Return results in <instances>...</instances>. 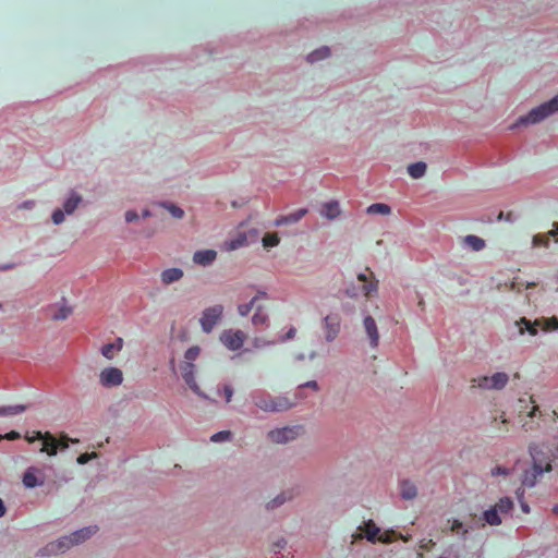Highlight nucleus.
I'll list each match as a JSON object with an SVG mask.
<instances>
[{"label": "nucleus", "mask_w": 558, "mask_h": 558, "mask_svg": "<svg viewBox=\"0 0 558 558\" xmlns=\"http://www.w3.org/2000/svg\"><path fill=\"white\" fill-rule=\"evenodd\" d=\"M26 439L28 442L41 440L40 453L48 454L57 453L58 450H65L69 448L70 444L80 442L77 438H70L64 434L60 435V437H56L48 432H46L45 434H43L41 432H33L32 435L26 436Z\"/></svg>", "instance_id": "1"}, {"label": "nucleus", "mask_w": 558, "mask_h": 558, "mask_svg": "<svg viewBox=\"0 0 558 558\" xmlns=\"http://www.w3.org/2000/svg\"><path fill=\"white\" fill-rule=\"evenodd\" d=\"M254 404L264 412H284L296 405L295 400L287 396H270L268 393H254Z\"/></svg>", "instance_id": "2"}, {"label": "nucleus", "mask_w": 558, "mask_h": 558, "mask_svg": "<svg viewBox=\"0 0 558 558\" xmlns=\"http://www.w3.org/2000/svg\"><path fill=\"white\" fill-rule=\"evenodd\" d=\"M557 111L558 96L536 108H533L526 116L521 117L512 128L518 126L519 124L527 125L538 123Z\"/></svg>", "instance_id": "3"}, {"label": "nucleus", "mask_w": 558, "mask_h": 558, "mask_svg": "<svg viewBox=\"0 0 558 558\" xmlns=\"http://www.w3.org/2000/svg\"><path fill=\"white\" fill-rule=\"evenodd\" d=\"M98 531L97 525H89L83 529H80L75 532H73L69 536H64L60 538L56 543H51L49 546L51 547V550H61L64 551L69 549L73 545H78L86 539L90 538L94 534H96Z\"/></svg>", "instance_id": "4"}, {"label": "nucleus", "mask_w": 558, "mask_h": 558, "mask_svg": "<svg viewBox=\"0 0 558 558\" xmlns=\"http://www.w3.org/2000/svg\"><path fill=\"white\" fill-rule=\"evenodd\" d=\"M305 433L301 424L277 427L267 433V440L277 445H284L301 437Z\"/></svg>", "instance_id": "5"}, {"label": "nucleus", "mask_w": 558, "mask_h": 558, "mask_svg": "<svg viewBox=\"0 0 558 558\" xmlns=\"http://www.w3.org/2000/svg\"><path fill=\"white\" fill-rule=\"evenodd\" d=\"M222 314L223 306L221 304H216L205 308L202 312V316L199 318L202 330L206 333L211 332L215 326L221 319Z\"/></svg>", "instance_id": "6"}, {"label": "nucleus", "mask_w": 558, "mask_h": 558, "mask_svg": "<svg viewBox=\"0 0 558 558\" xmlns=\"http://www.w3.org/2000/svg\"><path fill=\"white\" fill-rule=\"evenodd\" d=\"M509 380V376L506 373L499 372L492 376H480L472 380V387H478L482 389H502Z\"/></svg>", "instance_id": "7"}, {"label": "nucleus", "mask_w": 558, "mask_h": 558, "mask_svg": "<svg viewBox=\"0 0 558 558\" xmlns=\"http://www.w3.org/2000/svg\"><path fill=\"white\" fill-rule=\"evenodd\" d=\"M322 329L327 342L335 341L341 331V316L338 313L326 315L322 322Z\"/></svg>", "instance_id": "8"}, {"label": "nucleus", "mask_w": 558, "mask_h": 558, "mask_svg": "<svg viewBox=\"0 0 558 558\" xmlns=\"http://www.w3.org/2000/svg\"><path fill=\"white\" fill-rule=\"evenodd\" d=\"M219 339L230 351H238L243 347L246 340V333L239 329H227L220 333Z\"/></svg>", "instance_id": "9"}, {"label": "nucleus", "mask_w": 558, "mask_h": 558, "mask_svg": "<svg viewBox=\"0 0 558 558\" xmlns=\"http://www.w3.org/2000/svg\"><path fill=\"white\" fill-rule=\"evenodd\" d=\"M82 202V197L75 193L72 192L68 199L63 204V208H57L52 213V221L54 225H60L64 221V214L71 215L75 211V209L78 207L80 203Z\"/></svg>", "instance_id": "10"}, {"label": "nucleus", "mask_w": 558, "mask_h": 558, "mask_svg": "<svg viewBox=\"0 0 558 558\" xmlns=\"http://www.w3.org/2000/svg\"><path fill=\"white\" fill-rule=\"evenodd\" d=\"M550 470V462L546 461L544 463L542 460L534 459L532 468L530 470H525L523 474L522 484L527 487H533L536 484L537 477L545 471L548 472Z\"/></svg>", "instance_id": "11"}, {"label": "nucleus", "mask_w": 558, "mask_h": 558, "mask_svg": "<svg viewBox=\"0 0 558 558\" xmlns=\"http://www.w3.org/2000/svg\"><path fill=\"white\" fill-rule=\"evenodd\" d=\"M357 280L363 282L362 293L365 298H371L378 292L379 282L368 267L363 272L357 274Z\"/></svg>", "instance_id": "12"}, {"label": "nucleus", "mask_w": 558, "mask_h": 558, "mask_svg": "<svg viewBox=\"0 0 558 558\" xmlns=\"http://www.w3.org/2000/svg\"><path fill=\"white\" fill-rule=\"evenodd\" d=\"M180 372L183 380L190 389L197 396L207 399L195 380V365L191 362H184L180 366Z\"/></svg>", "instance_id": "13"}, {"label": "nucleus", "mask_w": 558, "mask_h": 558, "mask_svg": "<svg viewBox=\"0 0 558 558\" xmlns=\"http://www.w3.org/2000/svg\"><path fill=\"white\" fill-rule=\"evenodd\" d=\"M123 381V373L117 367H106L99 374V383L104 387H117Z\"/></svg>", "instance_id": "14"}, {"label": "nucleus", "mask_w": 558, "mask_h": 558, "mask_svg": "<svg viewBox=\"0 0 558 558\" xmlns=\"http://www.w3.org/2000/svg\"><path fill=\"white\" fill-rule=\"evenodd\" d=\"M44 483H45V480L43 476V472L39 469L31 466L25 471V473L23 475V484L27 488H34L36 486H41V485H44Z\"/></svg>", "instance_id": "15"}, {"label": "nucleus", "mask_w": 558, "mask_h": 558, "mask_svg": "<svg viewBox=\"0 0 558 558\" xmlns=\"http://www.w3.org/2000/svg\"><path fill=\"white\" fill-rule=\"evenodd\" d=\"M530 403H532V408L526 412V415L524 418H522V428L525 432L533 430L537 427V423L534 421V417L536 415H541L538 405L536 404V401L534 400L533 396H530L529 398Z\"/></svg>", "instance_id": "16"}, {"label": "nucleus", "mask_w": 558, "mask_h": 558, "mask_svg": "<svg viewBox=\"0 0 558 558\" xmlns=\"http://www.w3.org/2000/svg\"><path fill=\"white\" fill-rule=\"evenodd\" d=\"M364 329L368 336L372 348H376L379 342V333L375 319L372 316H366L363 322Z\"/></svg>", "instance_id": "17"}, {"label": "nucleus", "mask_w": 558, "mask_h": 558, "mask_svg": "<svg viewBox=\"0 0 558 558\" xmlns=\"http://www.w3.org/2000/svg\"><path fill=\"white\" fill-rule=\"evenodd\" d=\"M217 257L215 250L196 251L193 255V262L201 266H208L214 263Z\"/></svg>", "instance_id": "18"}, {"label": "nucleus", "mask_w": 558, "mask_h": 558, "mask_svg": "<svg viewBox=\"0 0 558 558\" xmlns=\"http://www.w3.org/2000/svg\"><path fill=\"white\" fill-rule=\"evenodd\" d=\"M400 496L405 500H413L417 496V488L410 480H402L399 483Z\"/></svg>", "instance_id": "19"}, {"label": "nucleus", "mask_w": 558, "mask_h": 558, "mask_svg": "<svg viewBox=\"0 0 558 558\" xmlns=\"http://www.w3.org/2000/svg\"><path fill=\"white\" fill-rule=\"evenodd\" d=\"M123 348V339L117 338L113 342L107 343L101 348V354L107 360H112Z\"/></svg>", "instance_id": "20"}, {"label": "nucleus", "mask_w": 558, "mask_h": 558, "mask_svg": "<svg viewBox=\"0 0 558 558\" xmlns=\"http://www.w3.org/2000/svg\"><path fill=\"white\" fill-rule=\"evenodd\" d=\"M306 214H307V209L306 208H300V209H298L294 213H291L289 215L279 217L276 220L275 225L276 226H282V225L295 223L299 220H301Z\"/></svg>", "instance_id": "21"}, {"label": "nucleus", "mask_w": 558, "mask_h": 558, "mask_svg": "<svg viewBox=\"0 0 558 558\" xmlns=\"http://www.w3.org/2000/svg\"><path fill=\"white\" fill-rule=\"evenodd\" d=\"M183 270L180 268H168L160 274V278L163 284H171L182 279Z\"/></svg>", "instance_id": "22"}, {"label": "nucleus", "mask_w": 558, "mask_h": 558, "mask_svg": "<svg viewBox=\"0 0 558 558\" xmlns=\"http://www.w3.org/2000/svg\"><path fill=\"white\" fill-rule=\"evenodd\" d=\"M320 215L327 219L337 218L340 215L339 203L336 201L325 203L322 207Z\"/></svg>", "instance_id": "23"}, {"label": "nucleus", "mask_w": 558, "mask_h": 558, "mask_svg": "<svg viewBox=\"0 0 558 558\" xmlns=\"http://www.w3.org/2000/svg\"><path fill=\"white\" fill-rule=\"evenodd\" d=\"M363 531L365 533V537L367 541L375 543L378 541V536L380 533L379 527L374 523V521L368 520L364 523Z\"/></svg>", "instance_id": "24"}, {"label": "nucleus", "mask_w": 558, "mask_h": 558, "mask_svg": "<svg viewBox=\"0 0 558 558\" xmlns=\"http://www.w3.org/2000/svg\"><path fill=\"white\" fill-rule=\"evenodd\" d=\"M266 296H267V294L265 292H258V294L256 296H254L248 303L240 304L238 306V313L241 316H247L253 308L256 310V306H257L256 301L259 298H266Z\"/></svg>", "instance_id": "25"}, {"label": "nucleus", "mask_w": 558, "mask_h": 558, "mask_svg": "<svg viewBox=\"0 0 558 558\" xmlns=\"http://www.w3.org/2000/svg\"><path fill=\"white\" fill-rule=\"evenodd\" d=\"M500 515L501 514L499 513V511L495 507H492L488 510L483 512V519L489 525H499V524H501L502 520H501Z\"/></svg>", "instance_id": "26"}, {"label": "nucleus", "mask_w": 558, "mask_h": 558, "mask_svg": "<svg viewBox=\"0 0 558 558\" xmlns=\"http://www.w3.org/2000/svg\"><path fill=\"white\" fill-rule=\"evenodd\" d=\"M463 242L465 245H468L475 252H478L485 247V241L477 235H473V234L466 235L463 239Z\"/></svg>", "instance_id": "27"}, {"label": "nucleus", "mask_w": 558, "mask_h": 558, "mask_svg": "<svg viewBox=\"0 0 558 558\" xmlns=\"http://www.w3.org/2000/svg\"><path fill=\"white\" fill-rule=\"evenodd\" d=\"M494 507L497 508L500 514H510L514 505L510 497H502Z\"/></svg>", "instance_id": "28"}, {"label": "nucleus", "mask_w": 558, "mask_h": 558, "mask_svg": "<svg viewBox=\"0 0 558 558\" xmlns=\"http://www.w3.org/2000/svg\"><path fill=\"white\" fill-rule=\"evenodd\" d=\"M426 163L418 161L408 167V172L413 179L422 178L426 172Z\"/></svg>", "instance_id": "29"}, {"label": "nucleus", "mask_w": 558, "mask_h": 558, "mask_svg": "<svg viewBox=\"0 0 558 558\" xmlns=\"http://www.w3.org/2000/svg\"><path fill=\"white\" fill-rule=\"evenodd\" d=\"M368 215H389L391 213L390 206L383 203H375L366 208Z\"/></svg>", "instance_id": "30"}, {"label": "nucleus", "mask_w": 558, "mask_h": 558, "mask_svg": "<svg viewBox=\"0 0 558 558\" xmlns=\"http://www.w3.org/2000/svg\"><path fill=\"white\" fill-rule=\"evenodd\" d=\"M330 56V49L328 47H322V48H318L316 50H314L313 52H311L308 56H307V61L310 63H314L316 61H319V60H323V59H326Z\"/></svg>", "instance_id": "31"}, {"label": "nucleus", "mask_w": 558, "mask_h": 558, "mask_svg": "<svg viewBox=\"0 0 558 558\" xmlns=\"http://www.w3.org/2000/svg\"><path fill=\"white\" fill-rule=\"evenodd\" d=\"M26 409L27 407L23 404L0 407V416H14L23 413Z\"/></svg>", "instance_id": "32"}, {"label": "nucleus", "mask_w": 558, "mask_h": 558, "mask_svg": "<svg viewBox=\"0 0 558 558\" xmlns=\"http://www.w3.org/2000/svg\"><path fill=\"white\" fill-rule=\"evenodd\" d=\"M521 325H524L525 330L531 336H536L537 335V328H536V326L538 325L537 320H535L534 323H531L529 319H526L524 317L521 318L520 322H518V326H519V329H520V333H523L524 329L521 327Z\"/></svg>", "instance_id": "33"}, {"label": "nucleus", "mask_w": 558, "mask_h": 558, "mask_svg": "<svg viewBox=\"0 0 558 558\" xmlns=\"http://www.w3.org/2000/svg\"><path fill=\"white\" fill-rule=\"evenodd\" d=\"M268 322V315L263 311L260 306H256L255 314L252 317V324L256 327L264 326Z\"/></svg>", "instance_id": "34"}, {"label": "nucleus", "mask_w": 558, "mask_h": 558, "mask_svg": "<svg viewBox=\"0 0 558 558\" xmlns=\"http://www.w3.org/2000/svg\"><path fill=\"white\" fill-rule=\"evenodd\" d=\"M292 498V495L290 493H281L276 498H274L271 501L267 504V509H275L282 504H284L287 500H290Z\"/></svg>", "instance_id": "35"}, {"label": "nucleus", "mask_w": 558, "mask_h": 558, "mask_svg": "<svg viewBox=\"0 0 558 558\" xmlns=\"http://www.w3.org/2000/svg\"><path fill=\"white\" fill-rule=\"evenodd\" d=\"M71 313H72L71 307H69L66 305H62L60 308H58L52 314V319L53 320H64L70 316Z\"/></svg>", "instance_id": "36"}, {"label": "nucleus", "mask_w": 558, "mask_h": 558, "mask_svg": "<svg viewBox=\"0 0 558 558\" xmlns=\"http://www.w3.org/2000/svg\"><path fill=\"white\" fill-rule=\"evenodd\" d=\"M279 236L277 233H267L263 238V245L264 247H274L279 244Z\"/></svg>", "instance_id": "37"}, {"label": "nucleus", "mask_w": 558, "mask_h": 558, "mask_svg": "<svg viewBox=\"0 0 558 558\" xmlns=\"http://www.w3.org/2000/svg\"><path fill=\"white\" fill-rule=\"evenodd\" d=\"M494 427L501 432H507L509 429V422L505 417V413L500 414V420L498 421L497 417H494Z\"/></svg>", "instance_id": "38"}, {"label": "nucleus", "mask_w": 558, "mask_h": 558, "mask_svg": "<svg viewBox=\"0 0 558 558\" xmlns=\"http://www.w3.org/2000/svg\"><path fill=\"white\" fill-rule=\"evenodd\" d=\"M397 539V533L395 531H385L384 533L379 534L378 542L384 544L392 543Z\"/></svg>", "instance_id": "39"}, {"label": "nucleus", "mask_w": 558, "mask_h": 558, "mask_svg": "<svg viewBox=\"0 0 558 558\" xmlns=\"http://www.w3.org/2000/svg\"><path fill=\"white\" fill-rule=\"evenodd\" d=\"M549 236L550 235H548V233L534 235L533 236V245L547 247L549 245Z\"/></svg>", "instance_id": "40"}, {"label": "nucleus", "mask_w": 558, "mask_h": 558, "mask_svg": "<svg viewBox=\"0 0 558 558\" xmlns=\"http://www.w3.org/2000/svg\"><path fill=\"white\" fill-rule=\"evenodd\" d=\"M199 352L201 350L197 345L189 348L184 354L185 362L193 363L198 357Z\"/></svg>", "instance_id": "41"}, {"label": "nucleus", "mask_w": 558, "mask_h": 558, "mask_svg": "<svg viewBox=\"0 0 558 558\" xmlns=\"http://www.w3.org/2000/svg\"><path fill=\"white\" fill-rule=\"evenodd\" d=\"M231 436H232L231 432H229V430H221V432H218V433L214 434L210 437V440L214 441V442L227 441V440L231 439Z\"/></svg>", "instance_id": "42"}, {"label": "nucleus", "mask_w": 558, "mask_h": 558, "mask_svg": "<svg viewBox=\"0 0 558 558\" xmlns=\"http://www.w3.org/2000/svg\"><path fill=\"white\" fill-rule=\"evenodd\" d=\"M287 546V541L284 538H279L277 542L274 543V556L272 558H283V556H279L281 549H283Z\"/></svg>", "instance_id": "43"}, {"label": "nucleus", "mask_w": 558, "mask_h": 558, "mask_svg": "<svg viewBox=\"0 0 558 558\" xmlns=\"http://www.w3.org/2000/svg\"><path fill=\"white\" fill-rule=\"evenodd\" d=\"M165 207L169 210V213L177 219H181L183 218L184 216V211L183 209H181L180 207H178L177 205L174 204H168V205H165Z\"/></svg>", "instance_id": "44"}, {"label": "nucleus", "mask_w": 558, "mask_h": 558, "mask_svg": "<svg viewBox=\"0 0 558 558\" xmlns=\"http://www.w3.org/2000/svg\"><path fill=\"white\" fill-rule=\"evenodd\" d=\"M510 471L511 470L506 466L497 465L492 469L490 473L493 476H498V475H508L510 473Z\"/></svg>", "instance_id": "45"}, {"label": "nucleus", "mask_w": 558, "mask_h": 558, "mask_svg": "<svg viewBox=\"0 0 558 558\" xmlns=\"http://www.w3.org/2000/svg\"><path fill=\"white\" fill-rule=\"evenodd\" d=\"M245 242H246V238L240 236L236 240H233L230 242V250H236V248L243 246L245 244Z\"/></svg>", "instance_id": "46"}, {"label": "nucleus", "mask_w": 558, "mask_h": 558, "mask_svg": "<svg viewBox=\"0 0 558 558\" xmlns=\"http://www.w3.org/2000/svg\"><path fill=\"white\" fill-rule=\"evenodd\" d=\"M451 530L453 532H457L459 533L460 531H462V534L465 535L468 533V530H463V524L461 521L459 520H453L452 522V525H451Z\"/></svg>", "instance_id": "47"}, {"label": "nucleus", "mask_w": 558, "mask_h": 558, "mask_svg": "<svg viewBox=\"0 0 558 558\" xmlns=\"http://www.w3.org/2000/svg\"><path fill=\"white\" fill-rule=\"evenodd\" d=\"M21 437L20 433L15 430H11L10 433H7L5 435H0V440L8 439V440H15Z\"/></svg>", "instance_id": "48"}, {"label": "nucleus", "mask_w": 558, "mask_h": 558, "mask_svg": "<svg viewBox=\"0 0 558 558\" xmlns=\"http://www.w3.org/2000/svg\"><path fill=\"white\" fill-rule=\"evenodd\" d=\"M223 395H225L226 401H227V402H230V401H231V399H232V396H233V389H232V387H231V386H229V385H226V386L223 387Z\"/></svg>", "instance_id": "49"}, {"label": "nucleus", "mask_w": 558, "mask_h": 558, "mask_svg": "<svg viewBox=\"0 0 558 558\" xmlns=\"http://www.w3.org/2000/svg\"><path fill=\"white\" fill-rule=\"evenodd\" d=\"M137 218H138V215H137L135 211H133V210H129V211H126V214H125V220H126L128 222H133V221H135Z\"/></svg>", "instance_id": "50"}, {"label": "nucleus", "mask_w": 558, "mask_h": 558, "mask_svg": "<svg viewBox=\"0 0 558 558\" xmlns=\"http://www.w3.org/2000/svg\"><path fill=\"white\" fill-rule=\"evenodd\" d=\"M97 456H77V463L78 464H85L87 463L92 458H96Z\"/></svg>", "instance_id": "51"}, {"label": "nucleus", "mask_w": 558, "mask_h": 558, "mask_svg": "<svg viewBox=\"0 0 558 558\" xmlns=\"http://www.w3.org/2000/svg\"><path fill=\"white\" fill-rule=\"evenodd\" d=\"M301 387H307V388H311L313 390H318L319 389L318 384L315 380H310V381L301 385Z\"/></svg>", "instance_id": "52"}, {"label": "nucleus", "mask_w": 558, "mask_h": 558, "mask_svg": "<svg viewBox=\"0 0 558 558\" xmlns=\"http://www.w3.org/2000/svg\"><path fill=\"white\" fill-rule=\"evenodd\" d=\"M345 293L350 298H355L357 295L356 289L354 287L348 288Z\"/></svg>", "instance_id": "53"}, {"label": "nucleus", "mask_w": 558, "mask_h": 558, "mask_svg": "<svg viewBox=\"0 0 558 558\" xmlns=\"http://www.w3.org/2000/svg\"><path fill=\"white\" fill-rule=\"evenodd\" d=\"M296 333V329L294 327H291L288 332L286 333L284 339H292Z\"/></svg>", "instance_id": "54"}, {"label": "nucleus", "mask_w": 558, "mask_h": 558, "mask_svg": "<svg viewBox=\"0 0 558 558\" xmlns=\"http://www.w3.org/2000/svg\"><path fill=\"white\" fill-rule=\"evenodd\" d=\"M548 325L555 329L558 328V319L556 317L550 318Z\"/></svg>", "instance_id": "55"}, {"label": "nucleus", "mask_w": 558, "mask_h": 558, "mask_svg": "<svg viewBox=\"0 0 558 558\" xmlns=\"http://www.w3.org/2000/svg\"><path fill=\"white\" fill-rule=\"evenodd\" d=\"M554 227L555 228L548 232V235H550V236L558 235V223H555Z\"/></svg>", "instance_id": "56"}, {"label": "nucleus", "mask_w": 558, "mask_h": 558, "mask_svg": "<svg viewBox=\"0 0 558 558\" xmlns=\"http://www.w3.org/2000/svg\"><path fill=\"white\" fill-rule=\"evenodd\" d=\"M5 506H4V502L2 499H0V518L3 517L5 514Z\"/></svg>", "instance_id": "57"}, {"label": "nucleus", "mask_w": 558, "mask_h": 558, "mask_svg": "<svg viewBox=\"0 0 558 558\" xmlns=\"http://www.w3.org/2000/svg\"><path fill=\"white\" fill-rule=\"evenodd\" d=\"M521 508H522V511L525 512V513H529L530 512V507L525 502H521Z\"/></svg>", "instance_id": "58"}, {"label": "nucleus", "mask_w": 558, "mask_h": 558, "mask_svg": "<svg viewBox=\"0 0 558 558\" xmlns=\"http://www.w3.org/2000/svg\"><path fill=\"white\" fill-rule=\"evenodd\" d=\"M11 268H13V265L0 266V270H8V269H11Z\"/></svg>", "instance_id": "59"}, {"label": "nucleus", "mask_w": 558, "mask_h": 558, "mask_svg": "<svg viewBox=\"0 0 558 558\" xmlns=\"http://www.w3.org/2000/svg\"><path fill=\"white\" fill-rule=\"evenodd\" d=\"M514 289H515V282L512 281V282H510V290H514Z\"/></svg>", "instance_id": "60"}, {"label": "nucleus", "mask_w": 558, "mask_h": 558, "mask_svg": "<svg viewBox=\"0 0 558 558\" xmlns=\"http://www.w3.org/2000/svg\"><path fill=\"white\" fill-rule=\"evenodd\" d=\"M83 453H89V452L86 450V451H84ZM90 453H92V454H95L96 452H95V451H92Z\"/></svg>", "instance_id": "61"}, {"label": "nucleus", "mask_w": 558, "mask_h": 558, "mask_svg": "<svg viewBox=\"0 0 558 558\" xmlns=\"http://www.w3.org/2000/svg\"><path fill=\"white\" fill-rule=\"evenodd\" d=\"M555 512H556V513H558V506H557V507H555Z\"/></svg>", "instance_id": "62"}]
</instances>
